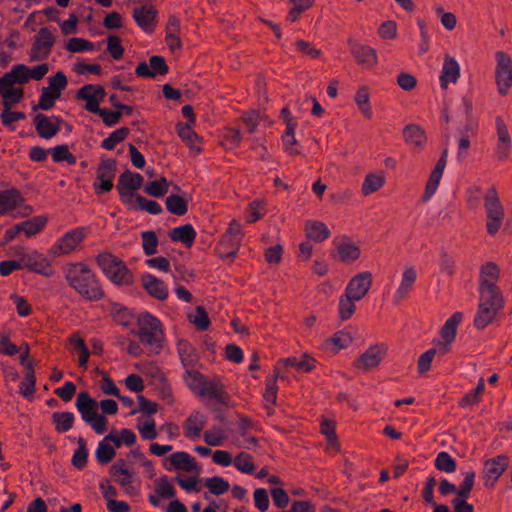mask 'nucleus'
Segmentation results:
<instances>
[{
  "mask_svg": "<svg viewBox=\"0 0 512 512\" xmlns=\"http://www.w3.org/2000/svg\"><path fill=\"white\" fill-rule=\"evenodd\" d=\"M65 280L82 297L96 301L104 297V291L96 274L83 262L69 263L64 268Z\"/></svg>",
  "mask_w": 512,
  "mask_h": 512,
  "instance_id": "1",
  "label": "nucleus"
},
{
  "mask_svg": "<svg viewBox=\"0 0 512 512\" xmlns=\"http://www.w3.org/2000/svg\"><path fill=\"white\" fill-rule=\"evenodd\" d=\"M138 337L142 344L152 353L158 354L163 348L164 331L161 322L150 313L138 317Z\"/></svg>",
  "mask_w": 512,
  "mask_h": 512,
  "instance_id": "2",
  "label": "nucleus"
},
{
  "mask_svg": "<svg viewBox=\"0 0 512 512\" xmlns=\"http://www.w3.org/2000/svg\"><path fill=\"white\" fill-rule=\"evenodd\" d=\"M11 251L15 256L22 259L23 269H28L46 278L55 275V268L48 253L44 254L35 249L26 250L22 246H13L11 247Z\"/></svg>",
  "mask_w": 512,
  "mask_h": 512,
  "instance_id": "3",
  "label": "nucleus"
},
{
  "mask_svg": "<svg viewBox=\"0 0 512 512\" xmlns=\"http://www.w3.org/2000/svg\"><path fill=\"white\" fill-rule=\"evenodd\" d=\"M96 261L103 274L116 285H130L133 275L126 264L115 255L104 252L96 257Z\"/></svg>",
  "mask_w": 512,
  "mask_h": 512,
  "instance_id": "4",
  "label": "nucleus"
},
{
  "mask_svg": "<svg viewBox=\"0 0 512 512\" xmlns=\"http://www.w3.org/2000/svg\"><path fill=\"white\" fill-rule=\"evenodd\" d=\"M75 405L83 421L90 425L97 434L102 435L106 432L108 420L104 415L98 413V402L87 392L78 394Z\"/></svg>",
  "mask_w": 512,
  "mask_h": 512,
  "instance_id": "5",
  "label": "nucleus"
},
{
  "mask_svg": "<svg viewBox=\"0 0 512 512\" xmlns=\"http://www.w3.org/2000/svg\"><path fill=\"white\" fill-rule=\"evenodd\" d=\"M89 234V228L80 226L65 232L48 249L51 258L67 256L81 250L82 242Z\"/></svg>",
  "mask_w": 512,
  "mask_h": 512,
  "instance_id": "6",
  "label": "nucleus"
},
{
  "mask_svg": "<svg viewBox=\"0 0 512 512\" xmlns=\"http://www.w3.org/2000/svg\"><path fill=\"white\" fill-rule=\"evenodd\" d=\"M183 379L188 388L196 395L215 399L219 402H224L226 393L223 392L217 385L206 382L201 373L187 367L183 375Z\"/></svg>",
  "mask_w": 512,
  "mask_h": 512,
  "instance_id": "7",
  "label": "nucleus"
},
{
  "mask_svg": "<svg viewBox=\"0 0 512 512\" xmlns=\"http://www.w3.org/2000/svg\"><path fill=\"white\" fill-rule=\"evenodd\" d=\"M244 233L241 224L232 220L216 246V252L223 259H234L240 249Z\"/></svg>",
  "mask_w": 512,
  "mask_h": 512,
  "instance_id": "8",
  "label": "nucleus"
},
{
  "mask_svg": "<svg viewBox=\"0 0 512 512\" xmlns=\"http://www.w3.org/2000/svg\"><path fill=\"white\" fill-rule=\"evenodd\" d=\"M484 207L486 211V228L489 234H496L504 220V209L494 187L487 190L484 195Z\"/></svg>",
  "mask_w": 512,
  "mask_h": 512,
  "instance_id": "9",
  "label": "nucleus"
},
{
  "mask_svg": "<svg viewBox=\"0 0 512 512\" xmlns=\"http://www.w3.org/2000/svg\"><path fill=\"white\" fill-rule=\"evenodd\" d=\"M502 306V295H485L480 293L478 312L474 319L476 328L484 329L487 327L493 321Z\"/></svg>",
  "mask_w": 512,
  "mask_h": 512,
  "instance_id": "10",
  "label": "nucleus"
},
{
  "mask_svg": "<svg viewBox=\"0 0 512 512\" xmlns=\"http://www.w3.org/2000/svg\"><path fill=\"white\" fill-rule=\"evenodd\" d=\"M9 213L14 217L32 213V207L25 203L21 193L14 188L0 192V216Z\"/></svg>",
  "mask_w": 512,
  "mask_h": 512,
  "instance_id": "11",
  "label": "nucleus"
},
{
  "mask_svg": "<svg viewBox=\"0 0 512 512\" xmlns=\"http://www.w3.org/2000/svg\"><path fill=\"white\" fill-rule=\"evenodd\" d=\"M110 476L119 484L128 496H135L139 492V482L135 472L125 466L123 460L115 462L110 469Z\"/></svg>",
  "mask_w": 512,
  "mask_h": 512,
  "instance_id": "12",
  "label": "nucleus"
},
{
  "mask_svg": "<svg viewBox=\"0 0 512 512\" xmlns=\"http://www.w3.org/2000/svg\"><path fill=\"white\" fill-rule=\"evenodd\" d=\"M496 60V85L498 88V92L502 96H505L508 94V91L512 86V59L507 53L503 51H498L496 53Z\"/></svg>",
  "mask_w": 512,
  "mask_h": 512,
  "instance_id": "13",
  "label": "nucleus"
},
{
  "mask_svg": "<svg viewBox=\"0 0 512 512\" xmlns=\"http://www.w3.org/2000/svg\"><path fill=\"white\" fill-rule=\"evenodd\" d=\"M55 44V37L48 27L39 29L34 37L32 47L29 53L30 61L45 60L49 57Z\"/></svg>",
  "mask_w": 512,
  "mask_h": 512,
  "instance_id": "14",
  "label": "nucleus"
},
{
  "mask_svg": "<svg viewBox=\"0 0 512 512\" xmlns=\"http://www.w3.org/2000/svg\"><path fill=\"white\" fill-rule=\"evenodd\" d=\"M499 268L492 262H487L481 267L480 271V293L485 295H501L496 286L499 279Z\"/></svg>",
  "mask_w": 512,
  "mask_h": 512,
  "instance_id": "15",
  "label": "nucleus"
},
{
  "mask_svg": "<svg viewBox=\"0 0 512 512\" xmlns=\"http://www.w3.org/2000/svg\"><path fill=\"white\" fill-rule=\"evenodd\" d=\"M372 274L368 271L358 273L348 282L345 293L349 294L351 298L362 300L369 292L372 286Z\"/></svg>",
  "mask_w": 512,
  "mask_h": 512,
  "instance_id": "16",
  "label": "nucleus"
},
{
  "mask_svg": "<svg viewBox=\"0 0 512 512\" xmlns=\"http://www.w3.org/2000/svg\"><path fill=\"white\" fill-rule=\"evenodd\" d=\"M351 54L354 56L357 64L370 69L377 65L378 58L376 50L367 45H362L353 39L348 40Z\"/></svg>",
  "mask_w": 512,
  "mask_h": 512,
  "instance_id": "17",
  "label": "nucleus"
},
{
  "mask_svg": "<svg viewBox=\"0 0 512 512\" xmlns=\"http://www.w3.org/2000/svg\"><path fill=\"white\" fill-rule=\"evenodd\" d=\"M207 415L199 410L190 413L183 423V431L186 438L192 441L198 440L207 424Z\"/></svg>",
  "mask_w": 512,
  "mask_h": 512,
  "instance_id": "18",
  "label": "nucleus"
},
{
  "mask_svg": "<svg viewBox=\"0 0 512 512\" xmlns=\"http://www.w3.org/2000/svg\"><path fill=\"white\" fill-rule=\"evenodd\" d=\"M175 495L176 490L172 482L168 476L164 475L154 481V494L149 495L148 500L154 507H159L161 499H171Z\"/></svg>",
  "mask_w": 512,
  "mask_h": 512,
  "instance_id": "19",
  "label": "nucleus"
},
{
  "mask_svg": "<svg viewBox=\"0 0 512 512\" xmlns=\"http://www.w3.org/2000/svg\"><path fill=\"white\" fill-rule=\"evenodd\" d=\"M508 467V459L505 456H497L484 463L483 478L486 486H493L498 478Z\"/></svg>",
  "mask_w": 512,
  "mask_h": 512,
  "instance_id": "20",
  "label": "nucleus"
},
{
  "mask_svg": "<svg viewBox=\"0 0 512 512\" xmlns=\"http://www.w3.org/2000/svg\"><path fill=\"white\" fill-rule=\"evenodd\" d=\"M115 177L114 162H103L97 171V181L94 183L96 193L108 192L113 187Z\"/></svg>",
  "mask_w": 512,
  "mask_h": 512,
  "instance_id": "21",
  "label": "nucleus"
},
{
  "mask_svg": "<svg viewBox=\"0 0 512 512\" xmlns=\"http://www.w3.org/2000/svg\"><path fill=\"white\" fill-rule=\"evenodd\" d=\"M384 345H376L367 349L357 360L356 366L364 370L377 367L386 354Z\"/></svg>",
  "mask_w": 512,
  "mask_h": 512,
  "instance_id": "22",
  "label": "nucleus"
},
{
  "mask_svg": "<svg viewBox=\"0 0 512 512\" xmlns=\"http://www.w3.org/2000/svg\"><path fill=\"white\" fill-rule=\"evenodd\" d=\"M143 184V177L140 174L125 172L118 181L117 189L121 197H133L134 192Z\"/></svg>",
  "mask_w": 512,
  "mask_h": 512,
  "instance_id": "23",
  "label": "nucleus"
},
{
  "mask_svg": "<svg viewBox=\"0 0 512 512\" xmlns=\"http://www.w3.org/2000/svg\"><path fill=\"white\" fill-rule=\"evenodd\" d=\"M335 250L339 259L344 263H352L360 257L359 247L346 237L335 240Z\"/></svg>",
  "mask_w": 512,
  "mask_h": 512,
  "instance_id": "24",
  "label": "nucleus"
},
{
  "mask_svg": "<svg viewBox=\"0 0 512 512\" xmlns=\"http://www.w3.org/2000/svg\"><path fill=\"white\" fill-rule=\"evenodd\" d=\"M416 279V269L413 266L405 267L402 272L400 284L393 296L395 302L398 303L408 296L414 287Z\"/></svg>",
  "mask_w": 512,
  "mask_h": 512,
  "instance_id": "25",
  "label": "nucleus"
},
{
  "mask_svg": "<svg viewBox=\"0 0 512 512\" xmlns=\"http://www.w3.org/2000/svg\"><path fill=\"white\" fill-rule=\"evenodd\" d=\"M156 16L157 10L152 5L144 4L133 10L134 20L145 31L154 29Z\"/></svg>",
  "mask_w": 512,
  "mask_h": 512,
  "instance_id": "26",
  "label": "nucleus"
},
{
  "mask_svg": "<svg viewBox=\"0 0 512 512\" xmlns=\"http://www.w3.org/2000/svg\"><path fill=\"white\" fill-rule=\"evenodd\" d=\"M166 461L167 463L165 464V468L168 471L177 469L190 472L196 469V462L194 458L184 451L171 454Z\"/></svg>",
  "mask_w": 512,
  "mask_h": 512,
  "instance_id": "27",
  "label": "nucleus"
},
{
  "mask_svg": "<svg viewBox=\"0 0 512 512\" xmlns=\"http://www.w3.org/2000/svg\"><path fill=\"white\" fill-rule=\"evenodd\" d=\"M54 120L56 123H54L52 119L42 113L35 115L33 122L40 137L50 139L58 133L59 119L55 117Z\"/></svg>",
  "mask_w": 512,
  "mask_h": 512,
  "instance_id": "28",
  "label": "nucleus"
},
{
  "mask_svg": "<svg viewBox=\"0 0 512 512\" xmlns=\"http://www.w3.org/2000/svg\"><path fill=\"white\" fill-rule=\"evenodd\" d=\"M142 284L149 295L152 297L164 300L168 296V289L164 282L157 279L151 274L142 276Z\"/></svg>",
  "mask_w": 512,
  "mask_h": 512,
  "instance_id": "29",
  "label": "nucleus"
},
{
  "mask_svg": "<svg viewBox=\"0 0 512 512\" xmlns=\"http://www.w3.org/2000/svg\"><path fill=\"white\" fill-rule=\"evenodd\" d=\"M445 170V162H437L432 170L422 196L423 201H429L436 193Z\"/></svg>",
  "mask_w": 512,
  "mask_h": 512,
  "instance_id": "30",
  "label": "nucleus"
},
{
  "mask_svg": "<svg viewBox=\"0 0 512 512\" xmlns=\"http://www.w3.org/2000/svg\"><path fill=\"white\" fill-rule=\"evenodd\" d=\"M402 134L405 143L414 148H422L426 143V133L419 125H406L403 128Z\"/></svg>",
  "mask_w": 512,
  "mask_h": 512,
  "instance_id": "31",
  "label": "nucleus"
},
{
  "mask_svg": "<svg viewBox=\"0 0 512 512\" xmlns=\"http://www.w3.org/2000/svg\"><path fill=\"white\" fill-rule=\"evenodd\" d=\"M460 74V67L456 60L446 56L440 76L441 87L447 89L449 83H455Z\"/></svg>",
  "mask_w": 512,
  "mask_h": 512,
  "instance_id": "32",
  "label": "nucleus"
},
{
  "mask_svg": "<svg viewBox=\"0 0 512 512\" xmlns=\"http://www.w3.org/2000/svg\"><path fill=\"white\" fill-rule=\"evenodd\" d=\"M304 230L306 236L315 242H322L330 236L327 225L317 220H307Z\"/></svg>",
  "mask_w": 512,
  "mask_h": 512,
  "instance_id": "33",
  "label": "nucleus"
},
{
  "mask_svg": "<svg viewBox=\"0 0 512 512\" xmlns=\"http://www.w3.org/2000/svg\"><path fill=\"white\" fill-rule=\"evenodd\" d=\"M354 101L358 107V110L366 119L372 118V108L370 104V89L368 86H361L355 93Z\"/></svg>",
  "mask_w": 512,
  "mask_h": 512,
  "instance_id": "34",
  "label": "nucleus"
},
{
  "mask_svg": "<svg viewBox=\"0 0 512 512\" xmlns=\"http://www.w3.org/2000/svg\"><path fill=\"white\" fill-rule=\"evenodd\" d=\"M169 236L172 241L181 242L187 247H191L196 237V231L192 225L186 224L172 229Z\"/></svg>",
  "mask_w": 512,
  "mask_h": 512,
  "instance_id": "35",
  "label": "nucleus"
},
{
  "mask_svg": "<svg viewBox=\"0 0 512 512\" xmlns=\"http://www.w3.org/2000/svg\"><path fill=\"white\" fill-rule=\"evenodd\" d=\"M136 428L142 440L152 441L158 436L156 422L151 416L139 417Z\"/></svg>",
  "mask_w": 512,
  "mask_h": 512,
  "instance_id": "36",
  "label": "nucleus"
},
{
  "mask_svg": "<svg viewBox=\"0 0 512 512\" xmlns=\"http://www.w3.org/2000/svg\"><path fill=\"white\" fill-rule=\"evenodd\" d=\"M352 335L347 331H339L324 342L325 349L334 353L347 348L352 343Z\"/></svg>",
  "mask_w": 512,
  "mask_h": 512,
  "instance_id": "37",
  "label": "nucleus"
},
{
  "mask_svg": "<svg viewBox=\"0 0 512 512\" xmlns=\"http://www.w3.org/2000/svg\"><path fill=\"white\" fill-rule=\"evenodd\" d=\"M93 85L87 84L80 88L76 93V98L86 102L85 109L91 113L97 114L100 111L99 100L93 94Z\"/></svg>",
  "mask_w": 512,
  "mask_h": 512,
  "instance_id": "38",
  "label": "nucleus"
},
{
  "mask_svg": "<svg viewBox=\"0 0 512 512\" xmlns=\"http://www.w3.org/2000/svg\"><path fill=\"white\" fill-rule=\"evenodd\" d=\"M462 320V314L459 312L454 313L446 320L441 328L440 335L442 340L453 343L456 337L457 327Z\"/></svg>",
  "mask_w": 512,
  "mask_h": 512,
  "instance_id": "39",
  "label": "nucleus"
},
{
  "mask_svg": "<svg viewBox=\"0 0 512 512\" xmlns=\"http://www.w3.org/2000/svg\"><path fill=\"white\" fill-rule=\"evenodd\" d=\"M47 224V218L44 216H37L26 221L19 223L21 233L27 237H32L40 233Z\"/></svg>",
  "mask_w": 512,
  "mask_h": 512,
  "instance_id": "40",
  "label": "nucleus"
},
{
  "mask_svg": "<svg viewBox=\"0 0 512 512\" xmlns=\"http://www.w3.org/2000/svg\"><path fill=\"white\" fill-rule=\"evenodd\" d=\"M234 467L243 474L253 475L256 472L254 458L247 452H240L234 457Z\"/></svg>",
  "mask_w": 512,
  "mask_h": 512,
  "instance_id": "41",
  "label": "nucleus"
},
{
  "mask_svg": "<svg viewBox=\"0 0 512 512\" xmlns=\"http://www.w3.org/2000/svg\"><path fill=\"white\" fill-rule=\"evenodd\" d=\"M385 183V176L382 172L368 174L362 184V194L367 196L378 191Z\"/></svg>",
  "mask_w": 512,
  "mask_h": 512,
  "instance_id": "42",
  "label": "nucleus"
},
{
  "mask_svg": "<svg viewBox=\"0 0 512 512\" xmlns=\"http://www.w3.org/2000/svg\"><path fill=\"white\" fill-rule=\"evenodd\" d=\"M357 301L358 300H356V298H351L350 295L345 292L343 295L340 296L338 303V312L341 320L345 321L353 316L356 310L355 302Z\"/></svg>",
  "mask_w": 512,
  "mask_h": 512,
  "instance_id": "43",
  "label": "nucleus"
},
{
  "mask_svg": "<svg viewBox=\"0 0 512 512\" xmlns=\"http://www.w3.org/2000/svg\"><path fill=\"white\" fill-rule=\"evenodd\" d=\"M285 365L295 368L300 372H310L315 366V360L307 355L300 357H290L284 360Z\"/></svg>",
  "mask_w": 512,
  "mask_h": 512,
  "instance_id": "44",
  "label": "nucleus"
},
{
  "mask_svg": "<svg viewBox=\"0 0 512 512\" xmlns=\"http://www.w3.org/2000/svg\"><path fill=\"white\" fill-rule=\"evenodd\" d=\"M203 439L209 446H222L227 440V434L221 427H212L203 433Z\"/></svg>",
  "mask_w": 512,
  "mask_h": 512,
  "instance_id": "45",
  "label": "nucleus"
},
{
  "mask_svg": "<svg viewBox=\"0 0 512 512\" xmlns=\"http://www.w3.org/2000/svg\"><path fill=\"white\" fill-rule=\"evenodd\" d=\"M204 485L213 495L216 496L224 494L230 488L229 482L220 476L205 478Z\"/></svg>",
  "mask_w": 512,
  "mask_h": 512,
  "instance_id": "46",
  "label": "nucleus"
},
{
  "mask_svg": "<svg viewBox=\"0 0 512 512\" xmlns=\"http://www.w3.org/2000/svg\"><path fill=\"white\" fill-rule=\"evenodd\" d=\"M291 8L288 12V19L291 22H295L299 19L302 13L312 8L315 4V0H289Z\"/></svg>",
  "mask_w": 512,
  "mask_h": 512,
  "instance_id": "47",
  "label": "nucleus"
},
{
  "mask_svg": "<svg viewBox=\"0 0 512 512\" xmlns=\"http://www.w3.org/2000/svg\"><path fill=\"white\" fill-rule=\"evenodd\" d=\"M48 83L49 85L43 88L47 91H50V93H53L58 97H61L62 91L65 90L67 87L68 80L66 75L62 71H58L53 77H50L48 79Z\"/></svg>",
  "mask_w": 512,
  "mask_h": 512,
  "instance_id": "48",
  "label": "nucleus"
},
{
  "mask_svg": "<svg viewBox=\"0 0 512 512\" xmlns=\"http://www.w3.org/2000/svg\"><path fill=\"white\" fill-rule=\"evenodd\" d=\"M115 454V447L106 442L104 438L98 444L95 452L96 459L100 464L109 463L115 457Z\"/></svg>",
  "mask_w": 512,
  "mask_h": 512,
  "instance_id": "49",
  "label": "nucleus"
},
{
  "mask_svg": "<svg viewBox=\"0 0 512 512\" xmlns=\"http://www.w3.org/2000/svg\"><path fill=\"white\" fill-rule=\"evenodd\" d=\"M55 429L60 432L69 431L74 423V414L72 412H57L53 414Z\"/></svg>",
  "mask_w": 512,
  "mask_h": 512,
  "instance_id": "50",
  "label": "nucleus"
},
{
  "mask_svg": "<svg viewBox=\"0 0 512 512\" xmlns=\"http://www.w3.org/2000/svg\"><path fill=\"white\" fill-rule=\"evenodd\" d=\"M169 189V183L165 178H160L158 180H154L148 182L144 186V191L153 197H162L164 196Z\"/></svg>",
  "mask_w": 512,
  "mask_h": 512,
  "instance_id": "51",
  "label": "nucleus"
},
{
  "mask_svg": "<svg viewBox=\"0 0 512 512\" xmlns=\"http://www.w3.org/2000/svg\"><path fill=\"white\" fill-rule=\"evenodd\" d=\"M178 353L182 364L187 367H192L197 360L193 347L185 341L178 343Z\"/></svg>",
  "mask_w": 512,
  "mask_h": 512,
  "instance_id": "52",
  "label": "nucleus"
},
{
  "mask_svg": "<svg viewBox=\"0 0 512 512\" xmlns=\"http://www.w3.org/2000/svg\"><path fill=\"white\" fill-rule=\"evenodd\" d=\"M167 210L175 215H184L187 212V202L179 195H170L166 198Z\"/></svg>",
  "mask_w": 512,
  "mask_h": 512,
  "instance_id": "53",
  "label": "nucleus"
},
{
  "mask_svg": "<svg viewBox=\"0 0 512 512\" xmlns=\"http://www.w3.org/2000/svg\"><path fill=\"white\" fill-rule=\"evenodd\" d=\"M88 450L85 441L81 438L78 441V448L74 451L72 456V464L78 470L83 469L87 464Z\"/></svg>",
  "mask_w": 512,
  "mask_h": 512,
  "instance_id": "54",
  "label": "nucleus"
},
{
  "mask_svg": "<svg viewBox=\"0 0 512 512\" xmlns=\"http://www.w3.org/2000/svg\"><path fill=\"white\" fill-rule=\"evenodd\" d=\"M28 366L29 370L20 383V392L24 397L30 399L35 393L36 379L31 365L29 364Z\"/></svg>",
  "mask_w": 512,
  "mask_h": 512,
  "instance_id": "55",
  "label": "nucleus"
},
{
  "mask_svg": "<svg viewBox=\"0 0 512 512\" xmlns=\"http://www.w3.org/2000/svg\"><path fill=\"white\" fill-rule=\"evenodd\" d=\"M129 134V129L121 127L113 131L106 139L102 142V147L107 150H112L116 144L122 142Z\"/></svg>",
  "mask_w": 512,
  "mask_h": 512,
  "instance_id": "56",
  "label": "nucleus"
},
{
  "mask_svg": "<svg viewBox=\"0 0 512 512\" xmlns=\"http://www.w3.org/2000/svg\"><path fill=\"white\" fill-rule=\"evenodd\" d=\"M189 320L199 330H206L210 324L208 314L202 306L196 307L195 311L189 314Z\"/></svg>",
  "mask_w": 512,
  "mask_h": 512,
  "instance_id": "57",
  "label": "nucleus"
},
{
  "mask_svg": "<svg viewBox=\"0 0 512 512\" xmlns=\"http://www.w3.org/2000/svg\"><path fill=\"white\" fill-rule=\"evenodd\" d=\"M142 247L146 255H154L157 253L158 239L153 231H145L141 234Z\"/></svg>",
  "mask_w": 512,
  "mask_h": 512,
  "instance_id": "58",
  "label": "nucleus"
},
{
  "mask_svg": "<svg viewBox=\"0 0 512 512\" xmlns=\"http://www.w3.org/2000/svg\"><path fill=\"white\" fill-rule=\"evenodd\" d=\"M435 467L446 473H452L456 470V462L447 452H440L436 456Z\"/></svg>",
  "mask_w": 512,
  "mask_h": 512,
  "instance_id": "59",
  "label": "nucleus"
},
{
  "mask_svg": "<svg viewBox=\"0 0 512 512\" xmlns=\"http://www.w3.org/2000/svg\"><path fill=\"white\" fill-rule=\"evenodd\" d=\"M241 141V133L236 128H225L222 136V145L226 148L233 149L239 145Z\"/></svg>",
  "mask_w": 512,
  "mask_h": 512,
  "instance_id": "60",
  "label": "nucleus"
},
{
  "mask_svg": "<svg viewBox=\"0 0 512 512\" xmlns=\"http://www.w3.org/2000/svg\"><path fill=\"white\" fill-rule=\"evenodd\" d=\"M8 75L10 76L14 85L15 84L23 85V84L28 83V81H29V74L27 72V66L24 64L14 65L12 67L11 71L8 72Z\"/></svg>",
  "mask_w": 512,
  "mask_h": 512,
  "instance_id": "61",
  "label": "nucleus"
},
{
  "mask_svg": "<svg viewBox=\"0 0 512 512\" xmlns=\"http://www.w3.org/2000/svg\"><path fill=\"white\" fill-rule=\"evenodd\" d=\"M107 51L113 59L119 60L124 55V47L121 45V39L116 35H109L107 37Z\"/></svg>",
  "mask_w": 512,
  "mask_h": 512,
  "instance_id": "62",
  "label": "nucleus"
},
{
  "mask_svg": "<svg viewBox=\"0 0 512 512\" xmlns=\"http://www.w3.org/2000/svg\"><path fill=\"white\" fill-rule=\"evenodd\" d=\"M66 49L72 53H78L93 50L94 44L83 38L74 37L68 40Z\"/></svg>",
  "mask_w": 512,
  "mask_h": 512,
  "instance_id": "63",
  "label": "nucleus"
},
{
  "mask_svg": "<svg viewBox=\"0 0 512 512\" xmlns=\"http://www.w3.org/2000/svg\"><path fill=\"white\" fill-rule=\"evenodd\" d=\"M24 98L23 88H13L8 93L2 96V105L4 108H11L13 105L18 104Z\"/></svg>",
  "mask_w": 512,
  "mask_h": 512,
  "instance_id": "64",
  "label": "nucleus"
}]
</instances>
